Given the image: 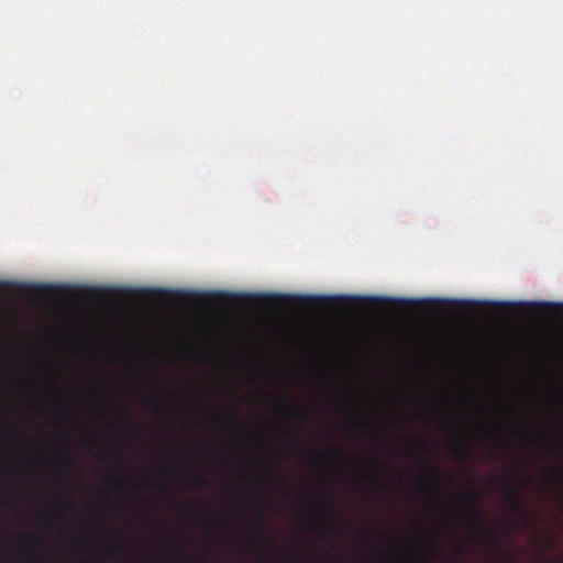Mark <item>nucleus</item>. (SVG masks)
<instances>
[{
  "instance_id": "27",
  "label": "nucleus",
  "mask_w": 563,
  "mask_h": 563,
  "mask_svg": "<svg viewBox=\"0 0 563 563\" xmlns=\"http://www.w3.org/2000/svg\"><path fill=\"white\" fill-rule=\"evenodd\" d=\"M65 421H67L68 423H70L71 426H74V422L73 420L69 418V417H65Z\"/></svg>"
},
{
  "instance_id": "10",
  "label": "nucleus",
  "mask_w": 563,
  "mask_h": 563,
  "mask_svg": "<svg viewBox=\"0 0 563 563\" xmlns=\"http://www.w3.org/2000/svg\"><path fill=\"white\" fill-rule=\"evenodd\" d=\"M133 563H141V519H134V559Z\"/></svg>"
},
{
  "instance_id": "2",
  "label": "nucleus",
  "mask_w": 563,
  "mask_h": 563,
  "mask_svg": "<svg viewBox=\"0 0 563 563\" xmlns=\"http://www.w3.org/2000/svg\"><path fill=\"white\" fill-rule=\"evenodd\" d=\"M134 308L130 310L126 305L128 295L115 288H108L101 292L102 299L107 302L104 316L109 327L114 331H128L133 329L132 349H70V350H45V349H12L0 350V352H141V287L133 289Z\"/></svg>"
},
{
  "instance_id": "16",
  "label": "nucleus",
  "mask_w": 563,
  "mask_h": 563,
  "mask_svg": "<svg viewBox=\"0 0 563 563\" xmlns=\"http://www.w3.org/2000/svg\"><path fill=\"white\" fill-rule=\"evenodd\" d=\"M316 531L322 536H329L333 532V529L329 525H322L316 527Z\"/></svg>"
},
{
  "instance_id": "21",
  "label": "nucleus",
  "mask_w": 563,
  "mask_h": 563,
  "mask_svg": "<svg viewBox=\"0 0 563 563\" xmlns=\"http://www.w3.org/2000/svg\"><path fill=\"white\" fill-rule=\"evenodd\" d=\"M161 472L163 475L168 476L169 479H174V476L170 474L168 467H166V466L162 467Z\"/></svg>"
},
{
  "instance_id": "25",
  "label": "nucleus",
  "mask_w": 563,
  "mask_h": 563,
  "mask_svg": "<svg viewBox=\"0 0 563 563\" xmlns=\"http://www.w3.org/2000/svg\"><path fill=\"white\" fill-rule=\"evenodd\" d=\"M371 481H372L375 485L380 484V482H379V479H378V477H377L376 475L371 476Z\"/></svg>"
},
{
  "instance_id": "1",
  "label": "nucleus",
  "mask_w": 563,
  "mask_h": 563,
  "mask_svg": "<svg viewBox=\"0 0 563 563\" xmlns=\"http://www.w3.org/2000/svg\"><path fill=\"white\" fill-rule=\"evenodd\" d=\"M150 298L188 305L202 295L143 286V353L146 352H364V319L284 321L235 320L179 313L161 319L152 349L146 302Z\"/></svg>"
},
{
  "instance_id": "22",
  "label": "nucleus",
  "mask_w": 563,
  "mask_h": 563,
  "mask_svg": "<svg viewBox=\"0 0 563 563\" xmlns=\"http://www.w3.org/2000/svg\"><path fill=\"white\" fill-rule=\"evenodd\" d=\"M325 506H327L328 510H329L331 514H333V512H334V504H333V501H332V500L327 499V501H325Z\"/></svg>"
},
{
  "instance_id": "4",
  "label": "nucleus",
  "mask_w": 563,
  "mask_h": 563,
  "mask_svg": "<svg viewBox=\"0 0 563 563\" xmlns=\"http://www.w3.org/2000/svg\"><path fill=\"white\" fill-rule=\"evenodd\" d=\"M339 299L342 301H345V302L362 303V305L376 303L382 307L390 306L396 302L404 307H407V308H412V307L417 306V301L408 300V299L396 300V299L379 298V297H342Z\"/></svg>"
},
{
  "instance_id": "5",
  "label": "nucleus",
  "mask_w": 563,
  "mask_h": 563,
  "mask_svg": "<svg viewBox=\"0 0 563 563\" xmlns=\"http://www.w3.org/2000/svg\"><path fill=\"white\" fill-rule=\"evenodd\" d=\"M181 396L183 393L175 380H170L168 385L161 388L162 410L166 417L170 416L174 401Z\"/></svg>"
},
{
  "instance_id": "23",
  "label": "nucleus",
  "mask_w": 563,
  "mask_h": 563,
  "mask_svg": "<svg viewBox=\"0 0 563 563\" xmlns=\"http://www.w3.org/2000/svg\"><path fill=\"white\" fill-rule=\"evenodd\" d=\"M185 471H186V472H187V473H188L192 478H200V477H201L197 472H195V471H194V470H191V468H186Z\"/></svg>"
},
{
  "instance_id": "28",
  "label": "nucleus",
  "mask_w": 563,
  "mask_h": 563,
  "mask_svg": "<svg viewBox=\"0 0 563 563\" xmlns=\"http://www.w3.org/2000/svg\"><path fill=\"white\" fill-rule=\"evenodd\" d=\"M162 490L167 493L168 492V487L166 485L162 486Z\"/></svg>"
},
{
  "instance_id": "13",
  "label": "nucleus",
  "mask_w": 563,
  "mask_h": 563,
  "mask_svg": "<svg viewBox=\"0 0 563 563\" xmlns=\"http://www.w3.org/2000/svg\"><path fill=\"white\" fill-rule=\"evenodd\" d=\"M454 455L459 459L463 460H472L474 457L473 451L468 445H465L460 449H453Z\"/></svg>"
},
{
  "instance_id": "24",
  "label": "nucleus",
  "mask_w": 563,
  "mask_h": 563,
  "mask_svg": "<svg viewBox=\"0 0 563 563\" xmlns=\"http://www.w3.org/2000/svg\"><path fill=\"white\" fill-rule=\"evenodd\" d=\"M258 532H260V530H258V528H257V527H254V526H253V527L251 528V536H252V537L256 536Z\"/></svg>"
},
{
  "instance_id": "30",
  "label": "nucleus",
  "mask_w": 563,
  "mask_h": 563,
  "mask_svg": "<svg viewBox=\"0 0 563 563\" xmlns=\"http://www.w3.org/2000/svg\"><path fill=\"white\" fill-rule=\"evenodd\" d=\"M63 461H64V463H66V464H69V463H70L69 459H64Z\"/></svg>"
},
{
  "instance_id": "18",
  "label": "nucleus",
  "mask_w": 563,
  "mask_h": 563,
  "mask_svg": "<svg viewBox=\"0 0 563 563\" xmlns=\"http://www.w3.org/2000/svg\"><path fill=\"white\" fill-rule=\"evenodd\" d=\"M484 539L490 543H493L494 545L498 543V539L497 537L492 533V532H487L484 534Z\"/></svg>"
},
{
  "instance_id": "29",
  "label": "nucleus",
  "mask_w": 563,
  "mask_h": 563,
  "mask_svg": "<svg viewBox=\"0 0 563 563\" xmlns=\"http://www.w3.org/2000/svg\"><path fill=\"white\" fill-rule=\"evenodd\" d=\"M178 507L183 510L184 509V504L181 503H177Z\"/></svg>"
},
{
  "instance_id": "7",
  "label": "nucleus",
  "mask_w": 563,
  "mask_h": 563,
  "mask_svg": "<svg viewBox=\"0 0 563 563\" xmlns=\"http://www.w3.org/2000/svg\"><path fill=\"white\" fill-rule=\"evenodd\" d=\"M169 544H170V552L175 555L176 561L168 562V563H179V553L186 548L187 542L186 539L178 536L175 531H170L168 534Z\"/></svg>"
},
{
  "instance_id": "15",
  "label": "nucleus",
  "mask_w": 563,
  "mask_h": 563,
  "mask_svg": "<svg viewBox=\"0 0 563 563\" xmlns=\"http://www.w3.org/2000/svg\"><path fill=\"white\" fill-rule=\"evenodd\" d=\"M81 440L87 445H96L97 444V439H96L95 434L91 432L82 433Z\"/></svg>"
},
{
  "instance_id": "31",
  "label": "nucleus",
  "mask_w": 563,
  "mask_h": 563,
  "mask_svg": "<svg viewBox=\"0 0 563 563\" xmlns=\"http://www.w3.org/2000/svg\"><path fill=\"white\" fill-rule=\"evenodd\" d=\"M109 547H112L113 543L111 541H106Z\"/></svg>"
},
{
  "instance_id": "12",
  "label": "nucleus",
  "mask_w": 563,
  "mask_h": 563,
  "mask_svg": "<svg viewBox=\"0 0 563 563\" xmlns=\"http://www.w3.org/2000/svg\"><path fill=\"white\" fill-rule=\"evenodd\" d=\"M276 413L278 416H290V417L300 418V419L302 418L301 412H299L296 408H294L289 405H285V404H282L276 408Z\"/></svg>"
},
{
  "instance_id": "20",
  "label": "nucleus",
  "mask_w": 563,
  "mask_h": 563,
  "mask_svg": "<svg viewBox=\"0 0 563 563\" xmlns=\"http://www.w3.org/2000/svg\"><path fill=\"white\" fill-rule=\"evenodd\" d=\"M209 418L212 420V422L219 424L221 422V417L218 413H208Z\"/></svg>"
},
{
  "instance_id": "11",
  "label": "nucleus",
  "mask_w": 563,
  "mask_h": 563,
  "mask_svg": "<svg viewBox=\"0 0 563 563\" xmlns=\"http://www.w3.org/2000/svg\"><path fill=\"white\" fill-rule=\"evenodd\" d=\"M418 488L420 490H422V492H427V490L433 489L434 492L438 493L440 490V479H439V476L438 475H433L431 481L420 479L419 484H418Z\"/></svg>"
},
{
  "instance_id": "17",
  "label": "nucleus",
  "mask_w": 563,
  "mask_h": 563,
  "mask_svg": "<svg viewBox=\"0 0 563 563\" xmlns=\"http://www.w3.org/2000/svg\"><path fill=\"white\" fill-rule=\"evenodd\" d=\"M56 286H53V285H41L40 286V289L44 292V294H47V295H51L53 292H55L56 290Z\"/></svg>"
},
{
  "instance_id": "32",
  "label": "nucleus",
  "mask_w": 563,
  "mask_h": 563,
  "mask_svg": "<svg viewBox=\"0 0 563 563\" xmlns=\"http://www.w3.org/2000/svg\"><path fill=\"white\" fill-rule=\"evenodd\" d=\"M0 563H9L8 561H1Z\"/></svg>"
},
{
  "instance_id": "19",
  "label": "nucleus",
  "mask_w": 563,
  "mask_h": 563,
  "mask_svg": "<svg viewBox=\"0 0 563 563\" xmlns=\"http://www.w3.org/2000/svg\"><path fill=\"white\" fill-rule=\"evenodd\" d=\"M325 459H327V455L324 452H320L317 455L311 457L312 462L316 464L323 462Z\"/></svg>"
},
{
  "instance_id": "26",
  "label": "nucleus",
  "mask_w": 563,
  "mask_h": 563,
  "mask_svg": "<svg viewBox=\"0 0 563 563\" xmlns=\"http://www.w3.org/2000/svg\"><path fill=\"white\" fill-rule=\"evenodd\" d=\"M143 563H146V545H143Z\"/></svg>"
},
{
  "instance_id": "9",
  "label": "nucleus",
  "mask_w": 563,
  "mask_h": 563,
  "mask_svg": "<svg viewBox=\"0 0 563 563\" xmlns=\"http://www.w3.org/2000/svg\"><path fill=\"white\" fill-rule=\"evenodd\" d=\"M275 299L279 302H305V303L324 302V301L331 300V298H325V297H295V296H284V295L275 296Z\"/></svg>"
},
{
  "instance_id": "14",
  "label": "nucleus",
  "mask_w": 563,
  "mask_h": 563,
  "mask_svg": "<svg viewBox=\"0 0 563 563\" xmlns=\"http://www.w3.org/2000/svg\"><path fill=\"white\" fill-rule=\"evenodd\" d=\"M520 440L525 443V444H533V445H539L540 442L537 440L536 437H530L527 432H519V433H516Z\"/></svg>"
},
{
  "instance_id": "3",
  "label": "nucleus",
  "mask_w": 563,
  "mask_h": 563,
  "mask_svg": "<svg viewBox=\"0 0 563 563\" xmlns=\"http://www.w3.org/2000/svg\"><path fill=\"white\" fill-rule=\"evenodd\" d=\"M10 356H42V354H9ZM43 356H131L134 364L135 410L141 406V353L137 354H43Z\"/></svg>"
},
{
  "instance_id": "6",
  "label": "nucleus",
  "mask_w": 563,
  "mask_h": 563,
  "mask_svg": "<svg viewBox=\"0 0 563 563\" xmlns=\"http://www.w3.org/2000/svg\"><path fill=\"white\" fill-rule=\"evenodd\" d=\"M505 503L514 515H516L522 522L527 523L528 515L526 506L518 489L506 494Z\"/></svg>"
},
{
  "instance_id": "8",
  "label": "nucleus",
  "mask_w": 563,
  "mask_h": 563,
  "mask_svg": "<svg viewBox=\"0 0 563 563\" xmlns=\"http://www.w3.org/2000/svg\"><path fill=\"white\" fill-rule=\"evenodd\" d=\"M461 497H462L463 501H465L471 508L470 518L473 520L479 521L482 514H481L479 505L475 499L474 493L473 492H464V493H462Z\"/></svg>"
}]
</instances>
